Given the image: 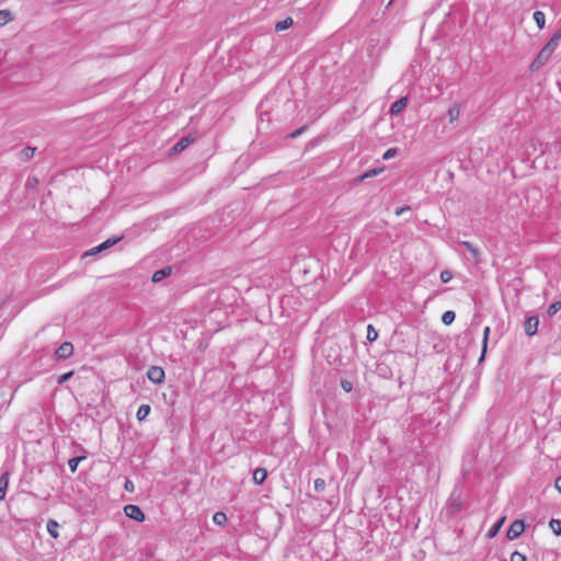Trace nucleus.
<instances>
[{
  "label": "nucleus",
  "mask_w": 561,
  "mask_h": 561,
  "mask_svg": "<svg viewBox=\"0 0 561 561\" xmlns=\"http://www.w3.org/2000/svg\"><path fill=\"white\" fill-rule=\"evenodd\" d=\"M534 21L536 22L537 26L539 28H543L545 27V24H546V15L543 12L541 11H535L534 12Z\"/></svg>",
  "instance_id": "nucleus-17"
},
{
  "label": "nucleus",
  "mask_w": 561,
  "mask_h": 561,
  "mask_svg": "<svg viewBox=\"0 0 561 561\" xmlns=\"http://www.w3.org/2000/svg\"><path fill=\"white\" fill-rule=\"evenodd\" d=\"M58 528H59V524L56 520H54V519L48 520L47 531L49 533V535L53 538H58V536H59Z\"/></svg>",
  "instance_id": "nucleus-15"
},
{
  "label": "nucleus",
  "mask_w": 561,
  "mask_h": 561,
  "mask_svg": "<svg viewBox=\"0 0 561 561\" xmlns=\"http://www.w3.org/2000/svg\"><path fill=\"white\" fill-rule=\"evenodd\" d=\"M490 332H491V329L489 327H485L484 330H483L482 354H481V357H480V362L484 358Z\"/></svg>",
  "instance_id": "nucleus-19"
},
{
  "label": "nucleus",
  "mask_w": 561,
  "mask_h": 561,
  "mask_svg": "<svg viewBox=\"0 0 561 561\" xmlns=\"http://www.w3.org/2000/svg\"><path fill=\"white\" fill-rule=\"evenodd\" d=\"M410 210V207L409 206H403V207H400L396 210V215L397 216H401L403 215L405 211H409Z\"/></svg>",
  "instance_id": "nucleus-37"
},
{
  "label": "nucleus",
  "mask_w": 561,
  "mask_h": 561,
  "mask_svg": "<svg viewBox=\"0 0 561 561\" xmlns=\"http://www.w3.org/2000/svg\"><path fill=\"white\" fill-rule=\"evenodd\" d=\"M549 526L554 535H557V536L561 535V520L552 518L549 522Z\"/></svg>",
  "instance_id": "nucleus-23"
},
{
  "label": "nucleus",
  "mask_w": 561,
  "mask_h": 561,
  "mask_svg": "<svg viewBox=\"0 0 561 561\" xmlns=\"http://www.w3.org/2000/svg\"><path fill=\"white\" fill-rule=\"evenodd\" d=\"M147 377L152 383L160 385L163 382L165 374L162 367L151 366L147 371Z\"/></svg>",
  "instance_id": "nucleus-2"
},
{
  "label": "nucleus",
  "mask_w": 561,
  "mask_h": 561,
  "mask_svg": "<svg viewBox=\"0 0 561 561\" xmlns=\"http://www.w3.org/2000/svg\"><path fill=\"white\" fill-rule=\"evenodd\" d=\"M267 478V471L264 468H256L253 471V482L257 485L262 484Z\"/></svg>",
  "instance_id": "nucleus-9"
},
{
  "label": "nucleus",
  "mask_w": 561,
  "mask_h": 561,
  "mask_svg": "<svg viewBox=\"0 0 561 561\" xmlns=\"http://www.w3.org/2000/svg\"><path fill=\"white\" fill-rule=\"evenodd\" d=\"M215 525L224 526L227 523V515L224 512H217L213 516Z\"/></svg>",
  "instance_id": "nucleus-20"
},
{
  "label": "nucleus",
  "mask_w": 561,
  "mask_h": 561,
  "mask_svg": "<svg viewBox=\"0 0 561 561\" xmlns=\"http://www.w3.org/2000/svg\"><path fill=\"white\" fill-rule=\"evenodd\" d=\"M170 274H171V267H164V268L158 270L153 273L151 280L153 283H159L160 280H162Z\"/></svg>",
  "instance_id": "nucleus-11"
},
{
  "label": "nucleus",
  "mask_w": 561,
  "mask_h": 561,
  "mask_svg": "<svg viewBox=\"0 0 561 561\" xmlns=\"http://www.w3.org/2000/svg\"><path fill=\"white\" fill-rule=\"evenodd\" d=\"M505 520V517H502L500 518L488 531V537L489 538H493L497 535V533L500 531L503 523Z\"/></svg>",
  "instance_id": "nucleus-16"
},
{
  "label": "nucleus",
  "mask_w": 561,
  "mask_h": 561,
  "mask_svg": "<svg viewBox=\"0 0 561 561\" xmlns=\"http://www.w3.org/2000/svg\"><path fill=\"white\" fill-rule=\"evenodd\" d=\"M119 239H107L106 241H104L103 243L99 244L98 247H94L90 250V253L93 254V253H98V252H101L103 250H106L111 247H113Z\"/></svg>",
  "instance_id": "nucleus-10"
},
{
  "label": "nucleus",
  "mask_w": 561,
  "mask_h": 561,
  "mask_svg": "<svg viewBox=\"0 0 561 561\" xmlns=\"http://www.w3.org/2000/svg\"><path fill=\"white\" fill-rule=\"evenodd\" d=\"M366 337L369 342H373L378 337V332L375 330V328L371 324H369L367 327V336Z\"/></svg>",
  "instance_id": "nucleus-27"
},
{
  "label": "nucleus",
  "mask_w": 561,
  "mask_h": 561,
  "mask_svg": "<svg viewBox=\"0 0 561 561\" xmlns=\"http://www.w3.org/2000/svg\"><path fill=\"white\" fill-rule=\"evenodd\" d=\"M511 561H526V557L518 551H514L511 554Z\"/></svg>",
  "instance_id": "nucleus-33"
},
{
  "label": "nucleus",
  "mask_w": 561,
  "mask_h": 561,
  "mask_svg": "<svg viewBox=\"0 0 561 561\" xmlns=\"http://www.w3.org/2000/svg\"><path fill=\"white\" fill-rule=\"evenodd\" d=\"M458 244L470 252L476 264L481 263V252L477 247H474L469 241H460Z\"/></svg>",
  "instance_id": "nucleus-7"
},
{
  "label": "nucleus",
  "mask_w": 561,
  "mask_h": 561,
  "mask_svg": "<svg viewBox=\"0 0 561 561\" xmlns=\"http://www.w3.org/2000/svg\"><path fill=\"white\" fill-rule=\"evenodd\" d=\"M34 152H35V148H31V147L24 148L21 151V158L23 160H28L34 156Z\"/></svg>",
  "instance_id": "nucleus-28"
},
{
  "label": "nucleus",
  "mask_w": 561,
  "mask_h": 561,
  "mask_svg": "<svg viewBox=\"0 0 561 561\" xmlns=\"http://www.w3.org/2000/svg\"><path fill=\"white\" fill-rule=\"evenodd\" d=\"M539 325V320L537 317H528L525 321V333L528 336H533L537 333Z\"/></svg>",
  "instance_id": "nucleus-6"
},
{
  "label": "nucleus",
  "mask_w": 561,
  "mask_h": 561,
  "mask_svg": "<svg viewBox=\"0 0 561 561\" xmlns=\"http://www.w3.org/2000/svg\"><path fill=\"white\" fill-rule=\"evenodd\" d=\"M12 20L11 12L8 10H1L0 11V26L5 25Z\"/></svg>",
  "instance_id": "nucleus-24"
},
{
  "label": "nucleus",
  "mask_w": 561,
  "mask_h": 561,
  "mask_svg": "<svg viewBox=\"0 0 561 561\" xmlns=\"http://www.w3.org/2000/svg\"><path fill=\"white\" fill-rule=\"evenodd\" d=\"M554 486L561 493V476L556 480Z\"/></svg>",
  "instance_id": "nucleus-40"
},
{
  "label": "nucleus",
  "mask_w": 561,
  "mask_h": 561,
  "mask_svg": "<svg viewBox=\"0 0 561 561\" xmlns=\"http://www.w3.org/2000/svg\"><path fill=\"white\" fill-rule=\"evenodd\" d=\"M525 530V524L523 520H515L511 524L510 528L507 529L506 537L510 540H514L518 538Z\"/></svg>",
  "instance_id": "nucleus-4"
},
{
  "label": "nucleus",
  "mask_w": 561,
  "mask_h": 561,
  "mask_svg": "<svg viewBox=\"0 0 561 561\" xmlns=\"http://www.w3.org/2000/svg\"><path fill=\"white\" fill-rule=\"evenodd\" d=\"M124 512L127 517L136 522H144L146 518L145 513L138 505L128 504L124 507Z\"/></svg>",
  "instance_id": "nucleus-3"
},
{
  "label": "nucleus",
  "mask_w": 561,
  "mask_h": 561,
  "mask_svg": "<svg viewBox=\"0 0 561 561\" xmlns=\"http://www.w3.org/2000/svg\"><path fill=\"white\" fill-rule=\"evenodd\" d=\"M9 485V473L5 472L0 477V501L4 499Z\"/></svg>",
  "instance_id": "nucleus-13"
},
{
  "label": "nucleus",
  "mask_w": 561,
  "mask_h": 561,
  "mask_svg": "<svg viewBox=\"0 0 561 561\" xmlns=\"http://www.w3.org/2000/svg\"><path fill=\"white\" fill-rule=\"evenodd\" d=\"M561 309V301H556L548 307V317H553Z\"/></svg>",
  "instance_id": "nucleus-26"
},
{
  "label": "nucleus",
  "mask_w": 561,
  "mask_h": 561,
  "mask_svg": "<svg viewBox=\"0 0 561 561\" xmlns=\"http://www.w3.org/2000/svg\"><path fill=\"white\" fill-rule=\"evenodd\" d=\"M83 459H84V457H73V458H70L68 460V467H69L70 471L71 472H76L80 461L83 460Z\"/></svg>",
  "instance_id": "nucleus-25"
},
{
  "label": "nucleus",
  "mask_w": 561,
  "mask_h": 561,
  "mask_svg": "<svg viewBox=\"0 0 561 561\" xmlns=\"http://www.w3.org/2000/svg\"><path fill=\"white\" fill-rule=\"evenodd\" d=\"M456 314L451 310H447L442 316V321L444 324L449 325L455 321Z\"/></svg>",
  "instance_id": "nucleus-22"
},
{
  "label": "nucleus",
  "mask_w": 561,
  "mask_h": 561,
  "mask_svg": "<svg viewBox=\"0 0 561 561\" xmlns=\"http://www.w3.org/2000/svg\"><path fill=\"white\" fill-rule=\"evenodd\" d=\"M293 25V19L291 18H286L285 20L278 22L276 25H275V30L277 32H280V31H284V30H287L288 27H290Z\"/></svg>",
  "instance_id": "nucleus-21"
},
{
  "label": "nucleus",
  "mask_w": 561,
  "mask_h": 561,
  "mask_svg": "<svg viewBox=\"0 0 561 561\" xmlns=\"http://www.w3.org/2000/svg\"><path fill=\"white\" fill-rule=\"evenodd\" d=\"M73 354V345L70 342H64L55 352L57 359H67Z\"/></svg>",
  "instance_id": "nucleus-5"
},
{
  "label": "nucleus",
  "mask_w": 561,
  "mask_h": 561,
  "mask_svg": "<svg viewBox=\"0 0 561 561\" xmlns=\"http://www.w3.org/2000/svg\"><path fill=\"white\" fill-rule=\"evenodd\" d=\"M408 105V98L402 96L398 99L396 102L392 103L390 107V114L391 115H398L400 114Z\"/></svg>",
  "instance_id": "nucleus-8"
},
{
  "label": "nucleus",
  "mask_w": 561,
  "mask_h": 561,
  "mask_svg": "<svg viewBox=\"0 0 561 561\" xmlns=\"http://www.w3.org/2000/svg\"><path fill=\"white\" fill-rule=\"evenodd\" d=\"M301 130H302V128L297 129L296 131L291 133V135H290V136H291L293 138H294V137H297L298 135H300Z\"/></svg>",
  "instance_id": "nucleus-41"
},
{
  "label": "nucleus",
  "mask_w": 561,
  "mask_h": 561,
  "mask_svg": "<svg viewBox=\"0 0 561 561\" xmlns=\"http://www.w3.org/2000/svg\"><path fill=\"white\" fill-rule=\"evenodd\" d=\"M150 407L148 404H142L138 408L136 416L138 421H144L150 413Z\"/></svg>",
  "instance_id": "nucleus-18"
},
{
  "label": "nucleus",
  "mask_w": 561,
  "mask_h": 561,
  "mask_svg": "<svg viewBox=\"0 0 561 561\" xmlns=\"http://www.w3.org/2000/svg\"><path fill=\"white\" fill-rule=\"evenodd\" d=\"M552 39L557 41L558 43H560L561 41V28L557 30L553 35L551 36Z\"/></svg>",
  "instance_id": "nucleus-38"
},
{
  "label": "nucleus",
  "mask_w": 561,
  "mask_h": 561,
  "mask_svg": "<svg viewBox=\"0 0 561 561\" xmlns=\"http://www.w3.org/2000/svg\"><path fill=\"white\" fill-rule=\"evenodd\" d=\"M190 144H191V138L183 137L172 147L171 150L174 153H179V152L183 151Z\"/></svg>",
  "instance_id": "nucleus-12"
},
{
  "label": "nucleus",
  "mask_w": 561,
  "mask_h": 561,
  "mask_svg": "<svg viewBox=\"0 0 561 561\" xmlns=\"http://www.w3.org/2000/svg\"><path fill=\"white\" fill-rule=\"evenodd\" d=\"M551 56L552 55L548 51V49H545L542 47L541 50L538 53L537 57L530 64V71H538L542 66H545L549 61Z\"/></svg>",
  "instance_id": "nucleus-1"
},
{
  "label": "nucleus",
  "mask_w": 561,
  "mask_h": 561,
  "mask_svg": "<svg viewBox=\"0 0 561 561\" xmlns=\"http://www.w3.org/2000/svg\"><path fill=\"white\" fill-rule=\"evenodd\" d=\"M341 387L342 389L345 391V392H350L352 390V382L351 381H347V380H343L341 382Z\"/></svg>",
  "instance_id": "nucleus-36"
},
{
  "label": "nucleus",
  "mask_w": 561,
  "mask_h": 561,
  "mask_svg": "<svg viewBox=\"0 0 561 561\" xmlns=\"http://www.w3.org/2000/svg\"><path fill=\"white\" fill-rule=\"evenodd\" d=\"M377 174H378V171H377V170H370V171L366 172V173L362 176V179L371 178V176H375V175H377Z\"/></svg>",
  "instance_id": "nucleus-39"
},
{
  "label": "nucleus",
  "mask_w": 561,
  "mask_h": 561,
  "mask_svg": "<svg viewBox=\"0 0 561 561\" xmlns=\"http://www.w3.org/2000/svg\"><path fill=\"white\" fill-rule=\"evenodd\" d=\"M124 488L127 492H134L135 491V484L131 480H126L124 483Z\"/></svg>",
  "instance_id": "nucleus-35"
},
{
  "label": "nucleus",
  "mask_w": 561,
  "mask_h": 561,
  "mask_svg": "<svg viewBox=\"0 0 561 561\" xmlns=\"http://www.w3.org/2000/svg\"><path fill=\"white\" fill-rule=\"evenodd\" d=\"M325 489V481L324 479L318 478L314 480V490L317 492H322Z\"/></svg>",
  "instance_id": "nucleus-31"
},
{
  "label": "nucleus",
  "mask_w": 561,
  "mask_h": 561,
  "mask_svg": "<svg viewBox=\"0 0 561 561\" xmlns=\"http://www.w3.org/2000/svg\"><path fill=\"white\" fill-rule=\"evenodd\" d=\"M453 278V273L448 270H445L440 273V280L443 283H448Z\"/></svg>",
  "instance_id": "nucleus-32"
},
{
  "label": "nucleus",
  "mask_w": 561,
  "mask_h": 561,
  "mask_svg": "<svg viewBox=\"0 0 561 561\" xmlns=\"http://www.w3.org/2000/svg\"><path fill=\"white\" fill-rule=\"evenodd\" d=\"M460 113H461V108H460L459 104H455L454 106H451L447 113L449 123H454L455 121H457L460 116Z\"/></svg>",
  "instance_id": "nucleus-14"
},
{
  "label": "nucleus",
  "mask_w": 561,
  "mask_h": 561,
  "mask_svg": "<svg viewBox=\"0 0 561 561\" xmlns=\"http://www.w3.org/2000/svg\"><path fill=\"white\" fill-rule=\"evenodd\" d=\"M398 153V150L397 148H389L388 150H386V152L383 153L382 156V159L383 160H390L392 158H394Z\"/></svg>",
  "instance_id": "nucleus-30"
},
{
  "label": "nucleus",
  "mask_w": 561,
  "mask_h": 561,
  "mask_svg": "<svg viewBox=\"0 0 561 561\" xmlns=\"http://www.w3.org/2000/svg\"><path fill=\"white\" fill-rule=\"evenodd\" d=\"M73 375V371H69V373H66L64 375H61L59 378H58V383L59 385H62L65 383L67 380H69Z\"/></svg>",
  "instance_id": "nucleus-34"
},
{
  "label": "nucleus",
  "mask_w": 561,
  "mask_h": 561,
  "mask_svg": "<svg viewBox=\"0 0 561 561\" xmlns=\"http://www.w3.org/2000/svg\"><path fill=\"white\" fill-rule=\"evenodd\" d=\"M559 43L552 38L549 39V42L543 46L545 49H548V51L552 55L554 50L557 49Z\"/></svg>",
  "instance_id": "nucleus-29"
}]
</instances>
